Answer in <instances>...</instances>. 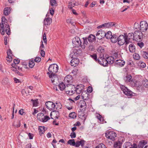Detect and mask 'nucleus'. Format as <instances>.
Listing matches in <instances>:
<instances>
[{
	"label": "nucleus",
	"mask_w": 148,
	"mask_h": 148,
	"mask_svg": "<svg viewBox=\"0 0 148 148\" xmlns=\"http://www.w3.org/2000/svg\"><path fill=\"white\" fill-rule=\"evenodd\" d=\"M7 20L5 17H2L1 18V22L0 24L1 33L4 35L5 32L8 35L10 34V29L9 26L8 24Z\"/></svg>",
	"instance_id": "1"
},
{
	"label": "nucleus",
	"mask_w": 148,
	"mask_h": 148,
	"mask_svg": "<svg viewBox=\"0 0 148 148\" xmlns=\"http://www.w3.org/2000/svg\"><path fill=\"white\" fill-rule=\"evenodd\" d=\"M58 66L56 64L51 65L48 68L49 72L47 73L49 77H51L52 75L55 74L58 71Z\"/></svg>",
	"instance_id": "2"
},
{
	"label": "nucleus",
	"mask_w": 148,
	"mask_h": 148,
	"mask_svg": "<svg viewBox=\"0 0 148 148\" xmlns=\"http://www.w3.org/2000/svg\"><path fill=\"white\" fill-rule=\"evenodd\" d=\"M132 79L131 75H127L126 76L124 79L126 82H130L133 86L138 87L139 86L138 82Z\"/></svg>",
	"instance_id": "3"
},
{
	"label": "nucleus",
	"mask_w": 148,
	"mask_h": 148,
	"mask_svg": "<svg viewBox=\"0 0 148 148\" xmlns=\"http://www.w3.org/2000/svg\"><path fill=\"white\" fill-rule=\"evenodd\" d=\"M75 86L69 84L67 85L65 87V90L66 94L69 95H71L75 93Z\"/></svg>",
	"instance_id": "4"
},
{
	"label": "nucleus",
	"mask_w": 148,
	"mask_h": 148,
	"mask_svg": "<svg viewBox=\"0 0 148 148\" xmlns=\"http://www.w3.org/2000/svg\"><path fill=\"white\" fill-rule=\"evenodd\" d=\"M120 87L121 90L126 95L130 97L134 95V94H135V93L132 92L125 86L121 85Z\"/></svg>",
	"instance_id": "5"
},
{
	"label": "nucleus",
	"mask_w": 148,
	"mask_h": 148,
	"mask_svg": "<svg viewBox=\"0 0 148 148\" xmlns=\"http://www.w3.org/2000/svg\"><path fill=\"white\" fill-rule=\"evenodd\" d=\"M118 43L120 46L123 45L125 43L126 44H128V41L127 40L125 36L123 35H120L119 36L118 38Z\"/></svg>",
	"instance_id": "6"
},
{
	"label": "nucleus",
	"mask_w": 148,
	"mask_h": 148,
	"mask_svg": "<svg viewBox=\"0 0 148 148\" xmlns=\"http://www.w3.org/2000/svg\"><path fill=\"white\" fill-rule=\"evenodd\" d=\"M142 37V33L139 30L136 31L133 34V40L136 41H140Z\"/></svg>",
	"instance_id": "7"
},
{
	"label": "nucleus",
	"mask_w": 148,
	"mask_h": 148,
	"mask_svg": "<svg viewBox=\"0 0 148 148\" xmlns=\"http://www.w3.org/2000/svg\"><path fill=\"white\" fill-rule=\"evenodd\" d=\"M148 28V24L145 21H141L140 23V30L141 31L145 32Z\"/></svg>",
	"instance_id": "8"
},
{
	"label": "nucleus",
	"mask_w": 148,
	"mask_h": 148,
	"mask_svg": "<svg viewBox=\"0 0 148 148\" xmlns=\"http://www.w3.org/2000/svg\"><path fill=\"white\" fill-rule=\"evenodd\" d=\"M105 134L107 138L112 140H114L116 136V134L112 131L107 132H106Z\"/></svg>",
	"instance_id": "9"
},
{
	"label": "nucleus",
	"mask_w": 148,
	"mask_h": 148,
	"mask_svg": "<svg viewBox=\"0 0 148 148\" xmlns=\"http://www.w3.org/2000/svg\"><path fill=\"white\" fill-rule=\"evenodd\" d=\"M72 43L74 46L78 47L79 46L81 47L82 42L79 37H75L73 39Z\"/></svg>",
	"instance_id": "10"
},
{
	"label": "nucleus",
	"mask_w": 148,
	"mask_h": 148,
	"mask_svg": "<svg viewBox=\"0 0 148 148\" xmlns=\"http://www.w3.org/2000/svg\"><path fill=\"white\" fill-rule=\"evenodd\" d=\"M81 51L79 49H74L73 52L71 53L69 55V57H76L79 55H80Z\"/></svg>",
	"instance_id": "11"
},
{
	"label": "nucleus",
	"mask_w": 148,
	"mask_h": 148,
	"mask_svg": "<svg viewBox=\"0 0 148 148\" xmlns=\"http://www.w3.org/2000/svg\"><path fill=\"white\" fill-rule=\"evenodd\" d=\"M97 62L103 66H106L108 65V64L106 59L102 57H100L97 59Z\"/></svg>",
	"instance_id": "12"
},
{
	"label": "nucleus",
	"mask_w": 148,
	"mask_h": 148,
	"mask_svg": "<svg viewBox=\"0 0 148 148\" xmlns=\"http://www.w3.org/2000/svg\"><path fill=\"white\" fill-rule=\"evenodd\" d=\"M64 81L65 84L66 85L71 84L73 81L72 76L69 75H67L64 78Z\"/></svg>",
	"instance_id": "13"
},
{
	"label": "nucleus",
	"mask_w": 148,
	"mask_h": 148,
	"mask_svg": "<svg viewBox=\"0 0 148 148\" xmlns=\"http://www.w3.org/2000/svg\"><path fill=\"white\" fill-rule=\"evenodd\" d=\"M106 36V33L102 30H99L96 34V38L97 39L101 40L102 38H103Z\"/></svg>",
	"instance_id": "14"
},
{
	"label": "nucleus",
	"mask_w": 148,
	"mask_h": 148,
	"mask_svg": "<svg viewBox=\"0 0 148 148\" xmlns=\"http://www.w3.org/2000/svg\"><path fill=\"white\" fill-rule=\"evenodd\" d=\"M45 105L47 108L50 110H53L55 109V104L51 101H49L46 102Z\"/></svg>",
	"instance_id": "15"
},
{
	"label": "nucleus",
	"mask_w": 148,
	"mask_h": 148,
	"mask_svg": "<svg viewBox=\"0 0 148 148\" xmlns=\"http://www.w3.org/2000/svg\"><path fill=\"white\" fill-rule=\"evenodd\" d=\"M49 78H51V81L52 83L54 85H56L58 84L59 82L58 80V78L56 75L55 74L52 75L51 77H49Z\"/></svg>",
	"instance_id": "16"
},
{
	"label": "nucleus",
	"mask_w": 148,
	"mask_h": 148,
	"mask_svg": "<svg viewBox=\"0 0 148 148\" xmlns=\"http://www.w3.org/2000/svg\"><path fill=\"white\" fill-rule=\"evenodd\" d=\"M70 58H72V59L70 62L71 65L74 67L77 66L79 62L78 59L76 57Z\"/></svg>",
	"instance_id": "17"
},
{
	"label": "nucleus",
	"mask_w": 148,
	"mask_h": 148,
	"mask_svg": "<svg viewBox=\"0 0 148 148\" xmlns=\"http://www.w3.org/2000/svg\"><path fill=\"white\" fill-rule=\"evenodd\" d=\"M125 64V62L121 60H117L115 61V65L117 67H121L124 66Z\"/></svg>",
	"instance_id": "18"
},
{
	"label": "nucleus",
	"mask_w": 148,
	"mask_h": 148,
	"mask_svg": "<svg viewBox=\"0 0 148 148\" xmlns=\"http://www.w3.org/2000/svg\"><path fill=\"white\" fill-rule=\"evenodd\" d=\"M125 148H137V145L135 144L132 145L131 143L129 142H127L125 143L124 145Z\"/></svg>",
	"instance_id": "19"
},
{
	"label": "nucleus",
	"mask_w": 148,
	"mask_h": 148,
	"mask_svg": "<svg viewBox=\"0 0 148 148\" xmlns=\"http://www.w3.org/2000/svg\"><path fill=\"white\" fill-rule=\"evenodd\" d=\"M75 142V147H78L80 145L82 147H83L84 145L85 141L84 140H82L80 141L77 140Z\"/></svg>",
	"instance_id": "20"
},
{
	"label": "nucleus",
	"mask_w": 148,
	"mask_h": 148,
	"mask_svg": "<svg viewBox=\"0 0 148 148\" xmlns=\"http://www.w3.org/2000/svg\"><path fill=\"white\" fill-rule=\"evenodd\" d=\"M106 60L108 64H112L115 60L114 58V57L110 56L107 58Z\"/></svg>",
	"instance_id": "21"
},
{
	"label": "nucleus",
	"mask_w": 148,
	"mask_h": 148,
	"mask_svg": "<svg viewBox=\"0 0 148 148\" xmlns=\"http://www.w3.org/2000/svg\"><path fill=\"white\" fill-rule=\"evenodd\" d=\"M96 117L99 120V123L101 124L103 123L104 119L102 116L99 114H96Z\"/></svg>",
	"instance_id": "22"
},
{
	"label": "nucleus",
	"mask_w": 148,
	"mask_h": 148,
	"mask_svg": "<svg viewBox=\"0 0 148 148\" xmlns=\"http://www.w3.org/2000/svg\"><path fill=\"white\" fill-rule=\"evenodd\" d=\"M51 19L50 18H45L44 21V25H49L51 22Z\"/></svg>",
	"instance_id": "23"
},
{
	"label": "nucleus",
	"mask_w": 148,
	"mask_h": 148,
	"mask_svg": "<svg viewBox=\"0 0 148 148\" xmlns=\"http://www.w3.org/2000/svg\"><path fill=\"white\" fill-rule=\"evenodd\" d=\"M82 88L80 86V85H77L76 88L75 87V92H76V93L78 94H80L82 92Z\"/></svg>",
	"instance_id": "24"
},
{
	"label": "nucleus",
	"mask_w": 148,
	"mask_h": 148,
	"mask_svg": "<svg viewBox=\"0 0 148 148\" xmlns=\"http://www.w3.org/2000/svg\"><path fill=\"white\" fill-rule=\"evenodd\" d=\"M83 39L84 40L83 45L81 44V47L83 49H84L85 47V45H87L88 43V38L87 37H84L83 38Z\"/></svg>",
	"instance_id": "25"
},
{
	"label": "nucleus",
	"mask_w": 148,
	"mask_h": 148,
	"mask_svg": "<svg viewBox=\"0 0 148 148\" xmlns=\"http://www.w3.org/2000/svg\"><path fill=\"white\" fill-rule=\"evenodd\" d=\"M122 142L120 141H117L115 142L114 147V148H121Z\"/></svg>",
	"instance_id": "26"
},
{
	"label": "nucleus",
	"mask_w": 148,
	"mask_h": 148,
	"mask_svg": "<svg viewBox=\"0 0 148 148\" xmlns=\"http://www.w3.org/2000/svg\"><path fill=\"white\" fill-rule=\"evenodd\" d=\"M11 8L10 7H7L5 8L3 11L4 14L6 16L8 15L10 13Z\"/></svg>",
	"instance_id": "27"
},
{
	"label": "nucleus",
	"mask_w": 148,
	"mask_h": 148,
	"mask_svg": "<svg viewBox=\"0 0 148 148\" xmlns=\"http://www.w3.org/2000/svg\"><path fill=\"white\" fill-rule=\"evenodd\" d=\"M141 54L145 58H148V53L147 51L142 50L141 51Z\"/></svg>",
	"instance_id": "28"
},
{
	"label": "nucleus",
	"mask_w": 148,
	"mask_h": 148,
	"mask_svg": "<svg viewBox=\"0 0 148 148\" xmlns=\"http://www.w3.org/2000/svg\"><path fill=\"white\" fill-rule=\"evenodd\" d=\"M129 50L131 53H134L135 51V47L134 44H131L129 46Z\"/></svg>",
	"instance_id": "29"
},
{
	"label": "nucleus",
	"mask_w": 148,
	"mask_h": 148,
	"mask_svg": "<svg viewBox=\"0 0 148 148\" xmlns=\"http://www.w3.org/2000/svg\"><path fill=\"white\" fill-rule=\"evenodd\" d=\"M118 38L117 36L115 35L112 36L110 38L111 42L113 43H115L117 41Z\"/></svg>",
	"instance_id": "30"
},
{
	"label": "nucleus",
	"mask_w": 148,
	"mask_h": 148,
	"mask_svg": "<svg viewBox=\"0 0 148 148\" xmlns=\"http://www.w3.org/2000/svg\"><path fill=\"white\" fill-rule=\"evenodd\" d=\"M133 33H129L127 36H125L127 40L128 41V43L130 42V40L131 39H133Z\"/></svg>",
	"instance_id": "31"
},
{
	"label": "nucleus",
	"mask_w": 148,
	"mask_h": 148,
	"mask_svg": "<svg viewBox=\"0 0 148 148\" xmlns=\"http://www.w3.org/2000/svg\"><path fill=\"white\" fill-rule=\"evenodd\" d=\"M38 130L39 134L41 135V134H42L45 133V127L42 126L39 127Z\"/></svg>",
	"instance_id": "32"
},
{
	"label": "nucleus",
	"mask_w": 148,
	"mask_h": 148,
	"mask_svg": "<svg viewBox=\"0 0 148 148\" xmlns=\"http://www.w3.org/2000/svg\"><path fill=\"white\" fill-rule=\"evenodd\" d=\"M67 143L70 145L75 147V142L74 139H70L68 141Z\"/></svg>",
	"instance_id": "33"
},
{
	"label": "nucleus",
	"mask_w": 148,
	"mask_h": 148,
	"mask_svg": "<svg viewBox=\"0 0 148 148\" xmlns=\"http://www.w3.org/2000/svg\"><path fill=\"white\" fill-rule=\"evenodd\" d=\"M142 85L144 87L148 88V80L146 79L143 80L142 81Z\"/></svg>",
	"instance_id": "34"
},
{
	"label": "nucleus",
	"mask_w": 148,
	"mask_h": 148,
	"mask_svg": "<svg viewBox=\"0 0 148 148\" xmlns=\"http://www.w3.org/2000/svg\"><path fill=\"white\" fill-rule=\"evenodd\" d=\"M146 143V142L145 140L141 141L139 142L138 145V147L139 148H142Z\"/></svg>",
	"instance_id": "35"
},
{
	"label": "nucleus",
	"mask_w": 148,
	"mask_h": 148,
	"mask_svg": "<svg viewBox=\"0 0 148 148\" xmlns=\"http://www.w3.org/2000/svg\"><path fill=\"white\" fill-rule=\"evenodd\" d=\"M58 87L61 90H63L64 89L65 90L66 86H65V84L63 82H62L59 84Z\"/></svg>",
	"instance_id": "36"
},
{
	"label": "nucleus",
	"mask_w": 148,
	"mask_h": 148,
	"mask_svg": "<svg viewBox=\"0 0 148 148\" xmlns=\"http://www.w3.org/2000/svg\"><path fill=\"white\" fill-rule=\"evenodd\" d=\"M43 114L42 113H38L37 116V119L40 121H42L43 119L42 117H43Z\"/></svg>",
	"instance_id": "37"
},
{
	"label": "nucleus",
	"mask_w": 148,
	"mask_h": 148,
	"mask_svg": "<svg viewBox=\"0 0 148 148\" xmlns=\"http://www.w3.org/2000/svg\"><path fill=\"white\" fill-rule=\"evenodd\" d=\"M55 109H56L57 110H59L61 109L62 107V105L61 103H56L55 104Z\"/></svg>",
	"instance_id": "38"
},
{
	"label": "nucleus",
	"mask_w": 148,
	"mask_h": 148,
	"mask_svg": "<svg viewBox=\"0 0 148 148\" xmlns=\"http://www.w3.org/2000/svg\"><path fill=\"white\" fill-rule=\"evenodd\" d=\"M115 23L113 22H110L105 23L106 28H108L114 26L115 25Z\"/></svg>",
	"instance_id": "39"
},
{
	"label": "nucleus",
	"mask_w": 148,
	"mask_h": 148,
	"mask_svg": "<svg viewBox=\"0 0 148 148\" xmlns=\"http://www.w3.org/2000/svg\"><path fill=\"white\" fill-rule=\"evenodd\" d=\"M52 114L54 116H55V118H56V119L58 118V115L59 114V113L58 112L56 111H53V112H52L50 113V116H51Z\"/></svg>",
	"instance_id": "40"
},
{
	"label": "nucleus",
	"mask_w": 148,
	"mask_h": 148,
	"mask_svg": "<svg viewBox=\"0 0 148 148\" xmlns=\"http://www.w3.org/2000/svg\"><path fill=\"white\" fill-rule=\"evenodd\" d=\"M112 36V32L110 31H109L107 32L106 33V36H105V37L107 39H110Z\"/></svg>",
	"instance_id": "41"
},
{
	"label": "nucleus",
	"mask_w": 148,
	"mask_h": 148,
	"mask_svg": "<svg viewBox=\"0 0 148 148\" xmlns=\"http://www.w3.org/2000/svg\"><path fill=\"white\" fill-rule=\"evenodd\" d=\"M87 38L88 41L90 42H91L95 38V37L94 35L91 34Z\"/></svg>",
	"instance_id": "42"
},
{
	"label": "nucleus",
	"mask_w": 148,
	"mask_h": 148,
	"mask_svg": "<svg viewBox=\"0 0 148 148\" xmlns=\"http://www.w3.org/2000/svg\"><path fill=\"white\" fill-rule=\"evenodd\" d=\"M35 64V63L33 60H30L29 63V66L32 68L33 67Z\"/></svg>",
	"instance_id": "43"
},
{
	"label": "nucleus",
	"mask_w": 148,
	"mask_h": 148,
	"mask_svg": "<svg viewBox=\"0 0 148 148\" xmlns=\"http://www.w3.org/2000/svg\"><path fill=\"white\" fill-rule=\"evenodd\" d=\"M42 120L41 121L43 122H47L48 120L50 119L49 117L47 116H44V115L42 117Z\"/></svg>",
	"instance_id": "44"
},
{
	"label": "nucleus",
	"mask_w": 148,
	"mask_h": 148,
	"mask_svg": "<svg viewBox=\"0 0 148 148\" xmlns=\"http://www.w3.org/2000/svg\"><path fill=\"white\" fill-rule=\"evenodd\" d=\"M133 57L134 59L136 60H139L140 59V56L139 55L136 53H134L133 54Z\"/></svg>",
	"instance_id": "45"
},
{
	"label": "nucleus",
	"mask_w": 148,
	"mask_h": 148,
	"mask_svg": "<svg viewBox=\"0 0 148 148\" xmlns=\"http://www.w3.org/2000/svg\"><path fill=\"white\" fill-rule=\"evenodd\" d=\"M134 27L137 30H140V25L137 22H135L134 23Z\"/></svg>",
	"instance_id": "46"
},
{
	"label": "nucleus",
	"mask_w": 148,
	"mask_h": 148,
	"mask_svg": "<svg viewBox=\"0 0 148 148\" xmlns=\"http://www.w3.org/2000/svg\"><path fill=\"white\" fill-rule=\"evenodd\" d=\"M75 3H73L71 2H69L68 5V7L69 8L72 9L73 7H74L75 5Z\"/></svg>",
	"instance_id": "47"
},
{
	"label": "nucleus",
	"mask_w": 148,
	"mask_h": 148,
	"mask_svg": "<svg viewBox=\"0 0 148 148\" xmlns=\"http://www.w3.org/2000/svg\"><path fill=\"white\" fill-rule=\"evenodd\" d=\"M8 79L7 78H5L2 80V84L3 85H5L8 84Z\"/></svg>",
	"instance_id": "48"
},
{
	"label": "nucleus",
	"mask_w": 148,
	"mask_h": 148,
	"mask_svg": "<svg viewBox=\"0 0 148 148\" xmlns=\"http://www.w3.org/2000/svg\"><path fill=\"white\" fill-rule=\"evenodd\" d=\"M139 64L140 67L142 68H145L146 66L145 63L141 61H139Z\"/></svg>",
	"instance_id": "49"
},
{
	"label": "nucleus",
	"mask_w": 148,
	"mask_h": 148,
	"mask_svg": "<svg viewBox=\"0 0 148 148\" xmlns=\"http://www.w3.org/2000/svg\"><path fill=\"white\" fill-rule=\"evenodd\" d=\"M94 148H107L105 145L102 143H101L97 146Z\"/></svg>",
	"instance_id": "50"
},
{
	"label": "nucleus",
	"mask_w": 148,
	"mask_h": 148,
	"mask_svg": "<svg viewBox=\"0 0 148 148\" xmlns=\"http://www.w3.org/2000/svg\"><path fill=\"white\" fill-rule=\"evenodd\" d=\"M80 108H86V102L84 101H82L80 106Z\"/></svg>",
	"instance_id": "51"
},
{
	"label": "nucleus",
	"mask_w": 148,
	"mask_h": 148,
	"mask_svg": "<svg viewBox=\"0 0 148 148\" xmlns=\"http://www.w3.org/2000/svg\"><path fill=\"white\" fill-rule=\"evenodd\" d=\"M50 4L52 6H56L57 3L56 0H51Z\"/></svg>",
	"instance_id": "52"
},
{
	"label": "nucleus",
	"mask_w": 148,
	"mask_h": 148,
	"mask_svg": "<svg viewBox=\"0 0 148 148\" xmlns=\"http://www.w3.org/2000/svg\"><path fill=\"white\" fill-rule=\"evenodd\" d=\"M90 56L97 62V55L96 54H93L92 55H90Z\"/></svg>",
	"instance_id": "53"
},
{
	"label": "nucleus",
	"mask_w": 148,
	"mask_h": 148,
	"mask_svg": "<svg viewBox=\"0 0 148 148\" xmlns=\"http://www.w3.org/2000/svg\"><path fill=\"white\" fill-rule=\"evenodd\" d=\"M69 117L72 118L74 119L76 118V115L74 112H72L69 114Z\"/></svg>",
	"instance_id": "54"
},
{
	"label": "nucleus",
	"mask_w": 148,
	"mask_h": 148,
	"mask_svg": "<svg viewBox=\"0 0 148 148\" xmlns=\"http://www.w3.org/2000/svg\"><path fill=\"white\" fill-rule=\"evenodd\" d=\"M34 60L35 62L38 63L41 61V58L39 57H37L35 58Z\"/></svg>",
	"instance_id": "55"
},
{
	"label": "nucleus",
	"mask_w": 148,
	"mask_h": 148,
	"mask_svg": "<svg viewBox=\"0 0 148 148\" xmlns=\"http://www.w3.org/2000/svg\"><path fill=\"white\" fill-rule=\"evenodd\" d=\"M137 45L141 48H142L144 45L143 42H140L137 43Z\"/></svg>",
	"instance_id": "56"
},
{
	"label": "nucleus",
	"mask_w": 148,
	"mask_h": 148,
	"mask_svg": "<svg viewBox=\"0 0 148 148\" xmlns=\"http://www.w3.org/2000/svg\"><path fill=\"white\" fill-rule=\"evenodd\" d=\"M71 138H75L76 136L75 133L74 132H72L70 135Z\"/></svg>",
	"instance_id": "57"
},
{
	"label": "nucleus",
	"mask_w": 148,
	"mask_h": 148,
	"mask_svg": "<svg viewBox=\"0 0 148 148\" xmlns=\"http://www.w3.org/2000/svg\"><path fill=\"white\" fill-rule=\"evenodd\" d=\"M31 101L33 102V106H37L38 102L36 100H34L33 99H31Z\"/></svg>",
	"instance_id": "58"
},
{
	"label": "nucleus",
	"mask_w": 148,
	"mask_h": 148,
	"mask_svg": "<svg viewBox=\"0 0 148 148\" xmlns=\"http://www.w3.org/2000/svg\"><path fill=\"white\" fill-rule=\"evenodd\" d=\"M118 56H119V55H118L117 53L115 52L114 53L113 55V56L112 57H114V58L115 60L116 61V59L118 57Z\"/></svg>",
	"instance_id": "59"
},
{
	"label": "nucleus",
	"mask_w": 148,
	"mask_h": 148,
	"mask_svg": "<svg viewBox=\"0 0 148 148\" xmlns=\"http://www.w3.org/2000/svg\"><path fill=\"white\" fill-rule=\"evenodd\" d=\"M43 39L44 43H46L47 42V40L46 38V36L45 33L43 34Z\"/></svg>",
	"instance_id": "60"
},
{
	"label": "nucleus",
	"mask_w": 148,
	"mask_h": 148,
	"mask_svg": "<svg viewBox=\"0 0 148 148\" xmlns=\"http://www.w3.org/2000/svg\"><path fill=\"white\" fill-rule=\"evenodd\" d=\"M20 62V60L18 59H15L14 60V62L15 64H18Z\"/></svg>",
	"instance_id": "61"
},
{
	"label": "nucleus",
	"mask_w": 148,
	"mask_h": 148,
	"mask_svg": "<svg viewBox=\"0 0 148 148\" xmlns=\"http://www.w3.org/2000/svg\"><path fill=\"white\" fill-rule=\"evenodd\" d=\"M89 49L91 51H93L94 49V46L92 45H90L88 47Z\"/></svg>",
	"instance_id": "62"
},
{
	"label": "nucleus",
	"mask_w": 148,
	"mask_h": 148,
	"mask_svg": "<svg viewBox=\"0 0 148 148\" xmlns=\"http://www.w3.org/2000/svg\"><path fill=\"white\" fill-rule=\"evenodd\" d=\"M14 80L15 82L16 83H18L20 82V80L16 78H14Z\"/></svg>",
	"instance_id": "63"
},
{
	"label": "nucleus",
	"mask_w": 148,
	"mask_h": 148,
	"mask_svg": "<svg viewBox=\"0 0 148 148\" xmlns=\"http://www.w3.org/2000/svg\"><path fill=\"white\" fill-rule=\"evenodd\" d=\"M88 92L89 93H91L92 91V87L89 86L88 87V88L87 89Z\"/></svg>",
	"instance_id": "64"
}]
</instances>
